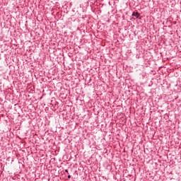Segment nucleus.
I'll list each match as a JSON object with an SVG mask.
<instances>
[{
  "instance_id": "1",
  "label": "nucleus",
  "mask_w": 181,
  "mask_h": 181,
  "mask_svg": "<svg viewBox=\"0 0 181 181\" xmlns=\"http://www.w3.org/2000/svg\"><path fill=\"white\" fill-rule=\"evenodd\" d=\"M132 16H135V18H139L140 14H139V13H138V12L134 11V12L132 13Z\"/></svg>"
},
{
  "instance_id": "2",
  "label": "nucleus",
  "mask_w": 181,
  "mask_h": 181,
  "mask_svg": "<svg viewBox=\"0 0 181 181\" xmlns=\"http://www.w3.org/2000/svg\"><path fill=\"white\" fill-rule=\"evenodd\" d=\"M67 177H68V179H71V175H69L67 176Z\"/></svg>"
},
{
  "instance_id": "3",
  "label": "nucleus",
  "mask_w": 181,
  "mask_h": 181,
  "mask_svg": "<svg viewBox=\"0 0 181 181\" xmlns=\"http://www.w3.org/2000/svg\"><path fill=\"white\" fill-rule=\"evenodd\" d=\"M65 172H66V173H67L68 175H69V170H65Z\"/></svg>"
}]
</instances>
